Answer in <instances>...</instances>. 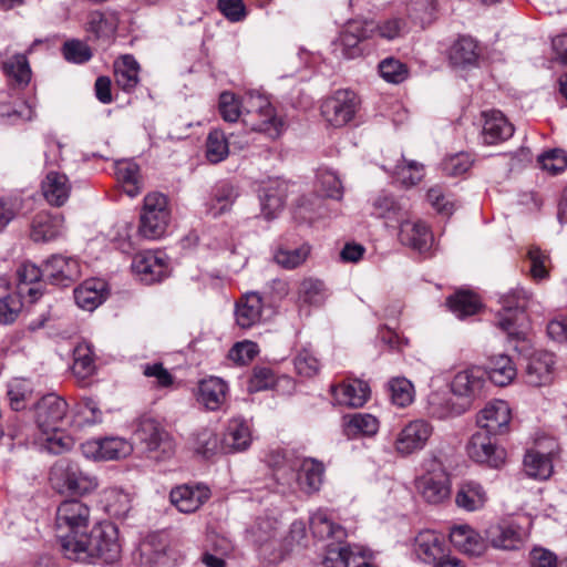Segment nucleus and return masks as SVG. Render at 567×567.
I'll use <instances>...</instances> for the list:
<instances>
[{"mask_svg":"<svg viewBox=\"0 0 567 567\" xmlns=\"http://www.w3.org/2000/svg\"><path fill=\"white\" fill-rule=\"evenodd\" d=\"M81 539L79 546H73L68 559L80 563H93L102 559L111 564L116 561L121 555L118 530L113 524H99L91 528Z\"/></svg>","mask_w":567,"mask_h":567,"instance_id":"f257e3e1","label":"nucleus"},{"mask_svg":"<svg viewBox=\"0 0 567 567\" xmlns=\"http://www.w3.org/2000/svg\"><path fill=\"white\" fill-rule=\"evenodd\" d=\"M90 506L76 498L63 501L56 508L55 526L61 550L66 557L89 532Z\"/></svg>","mask_w":567,"mask_h":567,"instance_id":"f03ea898","label":"nucleus"},{"mask_svg":"<svg viewBox=\"0 0 567 567\" xmlns=\"http://www.w3.org/2000/svg\"><path fill=\"white\" fill-rule=\"evenodd\" d=\"M49 481L56 493L74 496H86L99 487L95 475L68 458H60L51 466Z\"/></svg>","mask_w":567,"mask_h":567,"instance_id":"7ed1b4c3","label":"nucleus"},{"mask_svg":"<svg viewBox=\"0 0 567 567\" xmlns=\"http://www.w3.org/2000/svg\"><path fill=\"white\" fill-rule=\"evenodd\" d=\"M243 124L251 132L264 133L275 140L284 131V121L275 114L267 96L249 91L241 99Z\"/></svg>","mask_w":567,"mask_h":567,"instance_id":"20e7f679","label":"nucleus"},{"mask_svg":"<svg viewBox=\"0 0 567 567\" xmlns=\"http://www.w3.org/2000/svg\"><path fill=\"white\" fill-rule=\"evenodd\" d=\"M529 295L523 288H515L501 297L502 311L497 316L496 326L503 330L509 340H524V311L528 305Z\"/></svg>","mask_w":567,"mask_h":567,"instance_id":"39448f33","label":"nucleus"},{"mask_svg":"<svg viewBox=\"0 0 567 567\" xmlns=\"http://www.w3.org/2000/svg\"><path fill=\"white\" fill-rule=\"evenodd\" d=\"M374 35L369 21H348L339 35L332 41V53L337 59L354 60L363 56V42Z\"/></svg>","mask_w":567,"mask_h":567,"instance_id":"423d86ee","label":"nucleus"},{"mask_svg":"<svg viewBox=\"0 0 567 567\" xmlns=\"http://www.w3.org/2000/svg\"><path fill=\"white\" fill-rule=\"evenodd\" d=\"M171 219L168 199L164 194L150 193L144 198L138 233L147 239H157L166 230Z\"/></svg>","mask_w":567,"mask_h":567,"instance_id":"0eeeda50","label":"nucleus"},{"mask_svg":"<svg viewBox=\"0 0 567 567\" xmlns=\"http://www.w3.org/2000/svg\"><path fill=\"white\" fill-rule=\"evenodd\" d=\"M134 437L147 452L161 451L165 456L174 452L169 433L157 419L151 415H142L137 420Z\"/></svg>","mask_w":567,"mask_h":567,"instance_id":"6e6552de","label":"nucleus"},{"mask_svg":"<svg viewBox=\"0 0 567 567\" xmlns=\"http://www.w3.org/2000/svg\"><path fill=\"white\" fill-rule=\"evenodd\" d=\"M466 452L472 461L491 468H501L507 456L505 449L497 445L492 435L483 431H477L471 436Z\"/></svg>","mask_w":567,"mask_h":567,"instance_id":"1a4fd4ad","label":"nucleus"},{"mask_svg":"<svg viewBox=\"0 0 567 567\" xmlns=\"http://www.w3.org/2000/svg\"><path fill=\"white\" fill-rule=\"evenodd\" d=\"M358 96L350 90H338L321 104V114L334 127L348 124L355 115Z\"/></svg>","mask_w":567,"mask_h":567,"instance_id":"9d476101","label":"nucleus"},{"mask_svg":"<svg viewBox=\"0 0 567 567\" xmlns=\"http://www.w3.org/2000/svg\"><path fill=\"white\" fill-rule=\"evenodd\" d=\"M66 401L50 393L42 396L35 404V423L42 434H49L51 431L60 430L68 413Z\"/></svg>","mask_w":567,"mask_h":567,"instance_id":"9b49d317","label":"nucleus"},{"mask_svg":"<svg viewBox=\"0 0 567 567\" xmlns=\"http://www.w3.org/2000/svg\"><path fill=\"white\" fill-rule=\"evenodd\" d=\"M415 485L423 499L430 504H440L451 494L449 475L440 464L420 476Z\"/></svg>","mask_w":567,"mask_h":567,"instance_id":"f8f14e48","label":"nucleus"},{"mask_svg":"<svg viewBox=\"0 0 567 567\" xmlns=\"http://www.w3.org/2000/svg\"><path fill=\"white\" fill-rule=\"evenodd\" d=\"M512 420L509 404L504 400H494L486 404L477 416L480 431L493 436L508 433Z\"/></svg>","mask_w":567,"mask_h":567,"instance_id":"ddd939ff","label":"nucleus"},{"mask_svg":"<svg viewBox=\"0 0 567 567\" xmlns=\"http://www.w3.org/2000/svg\"><path fill=\"white\" fill-rule=\"evenodd\" d=\"M485 386V372L477 367L457 372L451 382V391L465 400L466 409L473 400L484 395Z\"/></svg>","mask_w":567,"mask_h":567,"instance_id":"4468645a","label":"nucleus"},{"mask_svg":"<svg viewBox=\"0 0 567 567\" xmlns=\"http://www.w3.org/2000/svg\"><path fill=\"white\" fill-rule=\"evenodd\" d=\"M433 429L431 424L424 420H414L408 423L398 434L394 446L399 454L410 455L422 450Z\"/></svg>","mask_w":567,"mask_h":567,"instance_id":"2eb2a0df","label":"nucleus"},{"mask_svg":"<svg viewBox=\"0 0 567 567\" xmlns=\"http://www.w3.org/2000/svg\"><path fill=\"white\" fill-rule=\"evenodd\" d=\"M81 276L78 259L62 255H53L44 262V278L55 286H70Z\"/></svg>","mask_w":567,"mask_h":567,"instance_id":"dca6fc26","label":"nucleus"},{"mask_svg":"<svg viewBox=\"0 0 567 567\" xmlns=\"http://www.w3.org/2000/svg\"><path fill=\"white\" fill-rule=\"evenodd\" d=\"M84 456L95 460H118L131 454L132 445L121 437L86 441L81 445Z\"/></svg>","mask_w":567,"mask_h":567,"instance_id":"f3484780","label":"nucleus"},{"mask_svg":"<svg viewBox=\"0 0 567 567\" xmlns=\"http://www.w3.org/2000/svg\"><path fill=\"white\" fill-rule=\"evenodd\" d=\"M446 550L444 536L431 529L417 533L412 544L413 555L429 565L442 559Z\"/></svg>","mask_w":567,"mask_h":567,"instance_id":"a211bd4d","label":"nucleus"},{"mask_svg":"<svg viewBox=\"0 0 567 567\" xmlns=\"http://www.w3.org/2000/svg\"><path fill=\"white\" fill-rule=\"evenodd\" d=\"M210 497V491L203 485L183 484L172 488L169 501L181 513L192 514Z\"/></svg>","mask_w":567,"mask_h":567,"instance_id":"6ab92c4d","label":"nucleus"},{"mask_svg":"<svg viewBox=\"0 0 567 567\" xmlns=\"http://www.w3.org/2000/svg\"><path fill=\"white\" fill-rule=\"evenodd\" d=\"M399 224V239L402 245L419 252L430 250L433 243V235L424 223L420 220L412 221L405 217Z\"/></svg>","mask_w":567,"mask_h":567,"instance_id":"aec40b11","label":"nucleus"},{"mask_svg":"<svg viewBox=\"0 0 567 567\" xmlns=\"http://www.w3.org/2000/svg\"><path fill=\"white\" fill-rule=\"evenodd\" d=\"M133 271L146 284L162 280L167 271L164 258L153 251L136 254L132 261Z\"/></svg>","mask_w":567,"mask_h":567,"instance_id":"412c9836","label":"nucleus"},{"mask_svg":"<svg viewBox=\"0 0 567 567\" xmlns=\"http://www.w3.org/2000/svg\"><path fill=\"white\" fill-rule=\"evenodd\" d=\"M485 542L497 549H516L523 543L522 530L518 525L502 522L489 525L485 530Z\"/></svg>","mask_w":567,"mask_h":567,"instance_id":"4be33fe9","label":"nucleus"},{"mask_svg":"<svg viewBox=\"0 0 567 567\" xmlns=\"http://www.w3.org/2000/svg\"><path fill=\"white\" fill-rule=\"evenodd\" d=\"M71 189L69 177L54 169L49 171L41 182L42 195L51 206H63L70 197Z\"/></svg>","mask_w":567,"mask_h":567,"instance_id":"5701e85b","label":"nucleus"},{"mask_svg":"<svg viewBox=\"0 0 567 567\" xmlns=\"http://www.w3.org/2000/svg\"><path fill=\"white\" fill-rule=\"evenodd\" d=\"M118 16L114 11L94 10L87 13L85 30L91 39L109 42L116 33Z\"/></svg>","mask_w":567,"mask_h":567,"instance_id":"b1692460","label":"nucleus"},{"mask_svg":"<svg viewBox=\"0 0 567 567\" xmlns=\"http://www.w3.org/2000/svg\"><path fill=\"white\" fill-rule=\"evenodd\" d=\"M251 443V433L248 424L240 417L231 419L220 439L221 453H237L246 451Z\"/></svg>","mask_w":567,"mask_h":567,"instance_id":"393cba45","label":"nucleus"},{"mask_svg":"<svg viewBox=\"0 0 567 567\" xmlns=\"http://www.w3.org/2000/svg\"><path fill=\"white\" fill-rule=\"evenodd\" d=\"M64 231V218L61 214L38 213L31 225V238L35 243L54 240Z\"/></svg>","mask_w":567,"mask_h":567,"instance_id":"a878e982","label":"nucleus"},{"mask_svg":"<svg viewBox=\"0 0 567 567\" xmlns=\"http://www.w3.org/2000/svg\"><path fill=\"white\" fill-rule=\"evenodd\" d=\"M483 116L482 138L485 144L494 145L508 140L513 135L514 126L502 112H484Z\"/></svg>","mask_w":567,"mask_h":567,"instance_id":"bb28decb","label":"nucleus"},{"mask_svg":"<svg viewBox=\"0 0 567 567\" xmlns=\"http://www.w3.org/2000/svg\"><path fill=\"white\" fill-rule=\"evenodd\" d=\"M331 392L339 404L360 408L368 401L370 388L367 382L354 379L332 385Z\"/></svg>","mask_w":567,"mask_h":567,"instance_id":"cd10ccee","label":"nucleus"},{"mask_svg":"<svg viewBox=\"0 0 567 567\" xmlns=\"http://www.w3.org/2000/svg\"><path fill=\"white\" fill-rule=\"evenodd\" d=\"M166 540L161 534H148L138 545L136 559L146 567L163 565L166 560Z\"/></svg>","mask_w":567,"mask_h":567,"instance_id":"c85d7f7f","label":"nucleus"},{"mask_svg":"<svg viewBox=\"0 0 567 567\" xmlns=\"http://www.w3.org/2000/svg\"><path fill=\"white\" fill-rule=\"evenodd\" d=\"M450 540L455 548L471 556H480L485 551L486 544L478 533L468 525L451 528Z\"/></svg>","mask_w":567,"mask_h":567,"instance_id":"c756f323","label":"nucleus"},{"mask_svg":"<svg viewBox=\"0 0 567 567\" xmlns=\"http://www.w3.org/2000/svg\"><path fill=\"white\" fill-rule=\"evenodd\" d=\"M261 312V297L257 292H248L236 305V322L240 328L249 329L260 321Z\"/></svg>","mask_w":567,"mask_h":567,"instance_id":"7c9ffc66","label":"nucleus"},{"mask_svg":"<svg viewBox=\"0 0 567 567\" xmlns=\"http://www.w3.org/2000/svg\"><path fill=\"white\" fill-rule=\"evenodd\" d=\"M554 364L555 360L551 353L544 352L533 355L526 367V383L532 386L549 383Z\"/></svg>","mask_w":567,"mask_h":567,"instance_id":"2f4dec72","label":"nucleus"},{"mask_svg":"<svg viewBox=\"0 0 567 567\" xmlns=\"http://www.w3.org/2000/svg\"><path fill=\"white\" fill-rule=\"evenodd\" d=\"M105 290L104 281L89 279L74 289V300L80 308L92 311L105 300Z\"/></svg>","mask_w":567,"mask_h":567,"instance_id":"473e14b6","label":"nucleus"},{"mask_svg":"<svg viewBox=\"0 0 567 567\" xmlns=\"http://www.w3.org/2000/svg\"><path fill=\"white\" fill-rule=\"evenodd\" d=\"M324 466L315 458H305L297 473L299 488L306 494L318 492L323 483Z\"/></svg>","mask_w":567,"mask_h":567,"instance_id":"72a5a7b5","label":"nucleus"},{"mask_svg":"<svg viewBox=\"0 0 567 567\" xmlns=\"http://www.w3.org/2000/svg\"><path fill=\"white\" fill-rule=\"evenodd\" d=\"M287 197V185L281 182H271L261 190V214L266 219L276 218L282 210Z\"/></svg>","mask_w":567,"mask_h":567,"instance_id":"f704fd0d","label":"nucleus"},{"mask_svg":"<svg viewBox=\"0 0 567 567\" xmlns=\"http://www.w3.org/2000/svg\"><path fill=\"white\" fill-rule=\"evenodd\" d=\"M115 175L123 190L130 196H137L143 189L140 166L132 159H120L115 163Z\"/></svg>","mask_w":567,"mask_h":567,"instance_id":"c9c22d12","label":"nucleus"},{"mask_svg":"<svg viewBox=\"0 0 567 567\" xmlns=\"http://www.w3.org/2000/svg\"><path fill=\"white\" fill-rule=\"evenodd\" d=\"M485 372V378L498 386L508 385L516 377L517 370L513 360L506 354H497L489 358Z\"/></svg>","mask_w":567,"mask_h":567,"instance_id":"e433bc0d","label":"nucleus"},{"mask_svg":"<svg viewBox=\"0 0 567 567\" xmlns=\"http://www.w3.org/2000/svg\"><path fill=\"white\" fill-rule=\"evenodd\" d=\"M227 384L219 378L203 380L198 386V401L210 411L218 410L226 400Z\"/></svg>","mask_w":567,"mask_h":567,"instance_id":"4c0bfd02","label":"nucleus"},{"mask_svg":"<svg viewBox=\"0 0 567 567\" xmlns=\"http://www.w3.org/2000/svg\"><path fill=\"white\" fill-rule=\"evenodd\" d=\"M477 42L471 37H460L449 49V60L452 65L465 68L474 65L478 59Z\"/></svg>","mask_w":567,"mask_h":567,"instance_id":"58836bf2","label":"nucleus"},{"mask_svg":"<svg viewBox=\"0 0 567 567\" xmlns=\"http://www.w3.org/2000/svg\"><path fill=\"white\" fill-rule=\"evenodd\" d=\"M372 214L380 218L400 223L409 217V206L405 200H396L390 195L380 194L372 203Z\"/></svg>","mask_w":567,"mask_h":567,"instance_id":"ea45409f","label":"nucleus"},{"mask_svg":"<svg viewBox=\"0 0 567 567\" xmlns=\"http://www.w3.org/2000/svg\"><path fill=\"white\" fill-rule=\"evenodd\" d=\"M464 404L453 402L446 393L434 392L429 395L427 413L437 420H446L463 414L466 411Z\"/></svg>","mask_w":567,"mask_h":567,"instance_id":"a19ab883","label":"nucleus"},{"mask_svg":"<svg viewBox=\"0 0 567 567\" xmlns=\"http://www.w3.org/2000/svg\"><path fill=\"white\" fill-rule=\"evenodd\" d=\"M310 529L315 537L320 539H332L343 543L347 538V530L339 524L332 522L323 512H317L310 517Z\"/></svg>","mask_w":567,"mask_h":567,"instance_id":"79ce46f5","label":"nucleus"},{"mask_svg":"<svg viewBox=\"0 0 567 567\" xmlns=\"http://www.w3.org/2000/svg\"><path fill=\"white\" fill-rule=\"evenodd\" d=\"M115 82L125 92H132L138 84L140 65L133 55L125 54L114 63Z\"/></svg>","mask_w":567,"mask_h":567,"instance_id":"37998d69","label":"nucleus"},{"mask_svg":"<svg viewBox=\"0 0 567 567\" xmlns=\"http://www.w3.org/2000/svg\"><path fill=\"white\" fill-rule=\"evenodd\" d=\"M486 501L487 495L483 486L473 481L463 483L455 497L456 505L468 512L481 509Z\"/></svg>","mask_w":567,"mask_h":567,"instance_id":"c03bdc74","label":"nucleus"},{"mask_svg":"<svg viewBox=\"0 0 567 567\" xmlns=\"http://www.w3.org/2000/svg\"><path fill=\"white\" fill-rule=\"evenodd\" d=\"M524 468L528 476L547 480L553 473L551 453L530 450L525 454Z\"/></svg>","mask_w":567,"mask_h":567,"instance_id":"a18cd8bd","label":"nucleus"},{"mask_svg":"<svg viewBox=\"0 0 567 567\" xmlns=\"http://www.w3.org/2000/svg\"><path fill=\"white\" fill-rule=\"evenodd\" d=\"M236 188L229 183H221L214 189L213 197L207 204V214L214 218L228 212L237 198Z\"/></svg>","mask_w":567,"mask_h":567,"instance_id":"49530a36","label":"nucleus"},{"mask_svg":"<svg viewBox=\"0 0 567 567\" xmlns=\"http://www.w3.org/2000/svg\"><path fill=\"white\" fill-rule=\"evenodd\" d=\"M95 371L94 353L92 346L87 342H80L73 350V374L85 380Z\"/></svg>","mask_w":567,"mask_h":567,"instance_id":"de8ad7c7","label":"nucleus"},{"mask_svg":"<svg viewBox=\"0 0 567 567\" xmlns=\"http://www.w3.org/2000/svg\"><path fill=\"white\" fill-rule=\"evenodd\" d=\"M379 421L369 413H353L344 416V431L348 436L373 435L378 432Z\"/></svg>","mask_w":567,"mask_h":567,"instance_id":"09e8293b","label":"nucleus"},{"mask_svg":"<svg viewBox=\"0 0 567 567\" xmlns=\"http://www.w3.org/2000/svg\"><path fill=\"white\" fill-rule=\"evenodd\" d=\"M450 310L460 319L475 315L481 308L478 298L470 291H458L446 299Z\"/></svg>","mask_w":567,"mask_h":567,"instance_id":"8fccbe9b","label":"nucleus"},{"mask_svg":"<svg viewBox=\"0 0 567 567\" xmlns=\"http://www.w3.org/2000/svg\"><path fill=\"white\" fill-rule=\"evenodd\" d=\"M229 154L228 137L219 128L212 130L206 138V158L212 164H217L227 158Z\"/></svg>","mask_w":567,"mask_h":567,"instance_id":"3c124183","label":"nucleus"},{"mask_svg":"<svg viewBox=\"0 0 567 567\" xmlns=\"http://www.w3.org/2000/svg\"><path fill=\"white\" fill-rule=\"evenodd\" d=\"M3 71L19 86H25L31 80V69L25 54H14L3 62Z\"/></svg>","mask_w":567,"mask_h":567,"instance_id":"603ef678","label":"nucleus"},{"mask_svg":"<svg viewBox=\"0 0 567 567\" xmlns=\"http://www.w3.org/2000/svg\"><path fill=\"white\" fill-rule=\"evenodd\" d=\"M7 395L12 410H24L33 398L31 383L27 380L14 379L8 383Z\"/></svg>","mask_w":567,"mask_h":567,"instance_id":"864d4df0","label":"nucleus"},{"mask_svg":"<svg viewBox=\"0 0 567 567\" xmlns=\"http://www.w3.org/2000/svg\"><path fill=\"white\" fill-rule=\"evenodd\" d=\"M353 554L348 545L338 542H331L326 546L320 563L321 567H349Z\"/></svg>","mask_w":567,"mask_h":567,"instance_id":"5fc2aeb1","label":"nucleus"},{"mask_svg":"<svg viewBox=\"0 0 567 567\" xmlns=\"http://www.w3.org/2000/svg\"><path fill=\"white\" fill-rule=\"evenodd\" d=\"M105 509L114 517H123L131 509V496L124 491L113 487L104 493Z\"/></svg>","mask_w":567,"mask_h":567,"instance_id":"6e6d98bb","label":"nucleus"},{"mask_svg":"<svg viewBox=\"0 0 567 567\" xmlns=\"http://www.w3.org/2000/svg\"><path fill=\"white\" fill-rule=\"evenodd\" d=\"M35 105L28 101H20L13 106L1 104L0 116L4 117L11 124L24 123L35 117Z\"/></svg>","mask_w":567,"mask_h":567,"instance_id":"4d7b16f0","label":"nucleus"},{"mask_svg":"<svg viewBox=\"0 0 567 567\" xmlns=\"http://www.w3.org/2000/svg\"><path fill=\"white\" fill-rule=\"evenodd\" d=\"M378 69L380 76L388 83L400 84L409 78L406 64L392 56L382 60Z\"/></svg>","mask_w":567,"mask_h":567,"instance_id":"13d9d810","label":"nucleus"},{"mask_svg":"<svg viewBox=\"0 0 567 567\" xmlns=\"http://www.w3.org/2000/svg\"><path fill=\"white\" fill-rule=\"evenodd\" d=\"M389 391L392 403L400 408H405L413 401V384L405 378H394L390 380Z\"/></svg>","mask_w":567,"mask_h":567,"instance_id":"bf43d9fd","label":"nucleus"},{"mask_svg":"<svg viewBox=\"0 0 567 567\" xmlns=\"http://www.w3.org/2000/svg\"><path fill=\"white\" fill-rule=\"evenodd\" d=\"M369 24L374 28V34L388 41L402 37L406 30L405 21L398 17L380 20L375 24L369 21Z\"/></svg>","mask_w":567,"mask_h":567,"instance_id":"052dcab7","label":"nucleus"},{"mask_svg":"<svg viewBox=\"0 0 567 567\" xmlns=\"http://www.w3.org/2000/svg\"><path fill=\"white\" fill-rule=\"evenodd\" d=\"M310 252L309 247L301 246L293 249L279 248L275 255V261L285 269H295L302 265Z\"/></svg>","mask_w":567,"mask_h":567,"instance_id":"680f3d73","label":"nucleus"},{"mask_svg":"<svg viewBox=\"0 0 567 567\" xmlns=\"http://www.w3.org/2000/svg\"><path fill=\"white\" fill-rule=\"evenodd\" d=\"M527 257L530 261L529 274L534 280H544L549 277L550 258L536 246L528 249Z\"/></svg>","mask_w":567,"mask_h":567,"instance_id":"e2e57ef3","label":"nucleus"},{"mask_svg":"<svg viewBox=\"0 0 567 567\" xmlns=\"http://www.w3.org/2000/svg\"><path fill=\"white\" fill-rule=\"evenodd\" d=\"M299 297L306 303L322 305L327 297L324 284L319 279H305L299 287Z\"/></svg>","mask_w":567,"mask_h":567,"instance_id":"0e129e2a","label":"nucleus"},{"mask_svg":"<svg viewBox=\"0 0 567 567\" xmlns=\"http://www.w3.org/2000/svg\"><path fill=\"white\" fill-rule=\"evenodd\" d=\"M293 367L298 375L307 379L313 378L320 370L318 359L307 348L301 349L296 354L293 359Z\"/></svg>","mask_w":567,"mask_h":567,"instance_id":"69168bd1","label":"nucleus"},{"mask_svg":"<svg viewBox=\"0 0 567 567\" xmlns=\"http://www.w3.org/2000/svg\"><path fill=\"white\" fill-rule=\"evenodd\" d=\"M22 300L17 293H7L0 297V324L13 323L21 309Z\"/></svg>","mask_w":567,"mask_h":567,"instance_id":"338daca9","label":"nucleus"},{"mask_svg":"<svg viewBox=\"0 0 567 567\" xmlns=\"http://www.w3.org/2000/svg\"><path fill=\"white\" fill-rule=\"evenodd\" d=\"M538 164L549 174H558L567 167V154L563 150H551L538 156Z\"/></svg>","mask_w":567,"mask_h":567,"instance_id":"774afa93","label":"nucleus"}]
</instances>
